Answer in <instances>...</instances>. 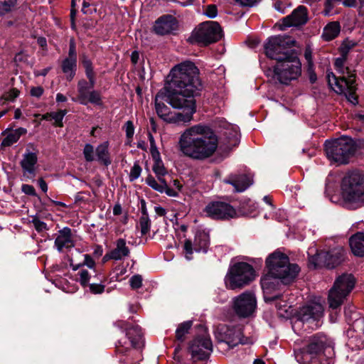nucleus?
Returning a JSON list of instances; mask_svg holds the SVG:
<instances>
[{"mask_svg": "<svg viewBox=\"0 0 364 364\" xmlns=\"http://www.w3.org/2000/svg\"><path fill=\"white\" fill-rule=\"evenodd\" d=\"M164 87L155 97L157 115L168 123H188L196 112L195 97L200 96L203 85L199 70L186 61L171 70Z\"/></svg>", "mask_w": 364, "mask_h": 364, "instance_id": "1", "label": "nucleus"}, {"mask_svg": "<svg viewBox=\"0 0 364 364\" xmlns=\"http://www.w3.org/2000/svg\"><path fill=\"white\" fill-rule=\"evenodd\" d=\"M296 44V40L288 35L269 36L264 43L266 56L277 61L273 66V73L281 84L289 85L301 74L298 51L293 48Z\"/></svg>", "mask_w": 364, "mask_h": 364, "instance_id": "2", "label": "nucleus"}, {"mask_svg": "<svg viewBox=\"0 0 364 364\" xmlns=\"http://www.w3.org/2000/svg\"><path fill=\"white\" fill-rule=\"evenodd\" d=\"M218 144V139L213 129L201 123L187 129L179 139L182 153L197 160L211 156L216 151Z\"/></svg>", "mask_w": 364, "mask_h": 364, "instance_id": "3", "label": "nucleus"}, {"mask_svg": "<svg viewBox=\"0 0 364 364\" xmlns=\"http://www.w3.org/2000/svg\"><path fill=\"white\" fill-rule=\"evenodd\" d=\"M117 326L125 332V336L118 341L116 345V353L119 362L122 364H134L131 357L134 350H141L144 346V334L141 328L137 324L127 321H117Z\"/></svg>", "mask_w": 364, "mask_h": 364, "instance_id": "4", "label": "nucleus"}, {"mask_svg": "<svg viewBox=\"0 0 364 364\" xmlns=\"http://www.w3.org/2000/svg\"><path fill=\"white\" fill-rule=\"evenodd\" d=\"M343 206L355 210L364 205V174L353 170L346 173L341 181Z\"/></svg>", "mask_w": 364, "mask_h": 364, "instance_id": "5", "label": "nucleus"}, {"mask_svg": "<svg viewBox=\"0 0 364 364\" xmlns=\"http://www.w3.org/2000/svg\"><path fill=\"white\" fill-rule=\"evenodd\" d=\"M267 273L282 276L284 284H290L296 279L301 269L296 263H290L289 257L277 249L270 253L265 260Z\"/></svg>", "mask_w": 364, "mask_h": 364, "instance_id": "6", "label": "nucleus"}, {"mask_svg": "<svg viewBox=\"0 0 364 364\" xmlns=\"http://www.w3.org/2000/svg\"><path fill=\"white\" fill-rule=\"evenodd\" d=\"M331 347V342L323 333L310 336L308 344L295 351V358L301 364H321L325 350Z\"/></svg>", "mask_w": 364, "mask_h": 364, "instance_id": "7", "label": "nucleus"}, {"mask_svg": "<svg viewBox=\"0 0 364 364\" xmlns=\"http://www.w3.org/2000/svg\"><path fill=\"white\" fill-rule=\"evenodd\" d=\"M323 149L327 159L338 164H347L357 151V144L350 137L343 136L326 140Z\"/></svg>", "mask_w": 364, "mask_h": 364, "instance_id": "8", "label": "nucleus"}, {"mask_svg": "<svg viewBox=\"0 0 364 364\" xmlns=\"http://www.w3.org/2000/svg\"><path fill=\"white\" fill-rule=\"evenodd\" d=\"M356 279L352 274L343 273L336 277L328 291V303L329 309L337 313L347 296L355 287Z\"/></svg>", "mask_w": 364, "mask_h": 364, "instance_id": "9", "label": "nucleus"}, {"mask_svg": "<svg viewBox=\"0 0 364 364\" xmlns=\"http://www.w3.org/2000/svg\"><path fill=\"white\" fill-rule=\"evenodd\" d=\"M256 277L253 267L245 262H237L230 266L225 282L229 289H241L250 284Z\"/></svg>", "mask_w": 364, "mask_h": 364, "instance_id": "10", "label": "nucleus"}, {"mask_svg": "<svg viewBox=\"0 0 364 364\" xmlns=\"http://www.w3.org/2000/svg\"><path fill=\"white\" fill-rule=\"evenodd\" d=\"M223 31L216 21H205L200 23L191 33L188 41L191 44L208 46L221 39Z\"/></svg>", "mask_w": 364, "mask_h": 364, "instance_id": "11", "label": "nucleus"}, {"mask_svg": "<svg viewBox=\"0 0 364 364\" xmlns=\"http://www.w3.org/2000/svg\"><path fill=\"white\" fill-rule=\"evenodd\" d=\"M346 250L340 245L329 249L328 250H320L311 256L309 262L315 268L325 267L333 269L340 266L346 260Z\"/></svg>", "mask_w": 364, "mask_h": 364, "instance_id": "12", "label": "nucleus"}, {"mask_svg": "<svg viewBox=\"0 0 364 364\" xmlns=\"http://www.w3.org/2000/svg\"><path fill=\"white\" fill-rule=\"evenodd\" d=\"M85 79H80L77 84V95L76 98L72 100L78 102L80 105H87L91 103L94 105L101 106L103 105L101 92L94 90L96 84V78L86 77Z\"/></svg>", "mask_w": 364, "mask_h": 364, "instance_id": "13", "label": "nucleus"}, {"mask_svg": "<svg viewBox=\"0 0 364 364\" xmlns=\"http://www.w3.org/2000/svg\"><path fill=\"white\" fill-rule=\"evenodd\" d=\"M215 338L219 343H225L230 348H233L238 344H248L249 338L242 334L240 326L219 324L215 331Z\"/></svg>", "mask_w": 364, "mask_h": 364, "instance_id": "14", "label": "nucleus"}, {"mask_svg": "<svg viewBox=\"0 0 364 364\" xmlns=\"http://www.w3.org/2000/svg\"><path fill=\"white\" fill-rule=\"evenodd\" d=\"M187 350L193 363L206 361L213 351V343L210 336H196L189 341Z\"/></svg>", "mask_w": 364, "mask_h": 364, "instance_id": "15", "label": "nucleus"}, {"mask_svg": "<svg viewBox=\"0 0 364 364\" xmlns=\"http://www.w3.org/2000/svg\"><path fill=\"white\" fill-rule=\"evenodd\" d=\"M204 213L206 216L215 220H229L238 217L236 209L230 203L222 200L209 202Z\"/></svg>", "mask_w": 364, "mask_h": 364, "instance_id": "16", "label": "nucleus"}, {"mask_svg": "<svg viewBox=\"0 0 364 364\" xmlns=\"http://www.w3.org/2000/svg\"><path fill=\"white\" fill-rule=\"evenodd\" d=\"M257 307V299L251 291H245L234 299L232 309L240 318L251 316Z\"/></svg>", "mask_w": 364, "mask_h": 364, "instance_id": "17", "label": "nucleus"}, {"mask_svg": "<svg viewBox=\"0 0 364 364\" xmlns=\"http://www.w3.org/2000/svg\"><path fill=\"white\" fill-rule=\"evenodd\" d=\"M109 145L108 141L100 144L95 149V159L94 155V146L90 144H86L82 152L85 160L87 162H92L96 160L100 164L107 167L112 164Z\"/></svg>", "mask_w": 364, "mask_h": 364, "instance_id": "18", "label": "nucleus"}, {"mask_svg": "<svg viewBox=\"0 0 364 364\" xmlns=\"http://www.w3.org/2000/svg\"><path fill=\"white\" fill-rule=\"evenodd\" d=\"M210 235L205 230H198L195 235L194 243L191 240L187 239L184 242L183 249L186 252V258L192 259L193 250L196 252L207 253L210 246Z\"/></svg>", "mask_w": 364, "mask_h": 364, "instance_id": "19", "label": "nucleus"}, {"mask_svg": "<svg viewBox=\"0 0 364 364\" xmlns=\"http://www.w3.org/2000/svg\"><path fill=\"white\" fill-rule=\"evenodd\" d=\"M282 276L274 275L269 273H266L262 276L260 279V284L264 291V300L266 303H272L280 299L282 297V294H278L272 296H266L267 294H270L272 291L280 289L282 285L284 284L280 279ZM287 284H285L286 286Z\"/></svg>", "mask_w": 364, "mask_h": 364, "instance_id": "20", "label": "nucleus"}, {"mask_svg": "<svg viewBox=\"0 0 364 364\" xmlns=\"http://www.w3.org/2000/svg\"><path fill=\"white\" fill-rule=\"evenodd\" d=\"M179 28L178 20L171 14H163L156 19L153 32L157 36H164L175 34Z\"/></svg>", "mask_w": 364, "mask_h": 364, "instance_id": "21", "label": "nucleus"}, {"mask_svg": "<svg viewBox=\"0 0 364 364\" xmlns=\"http://www.w3.org/2000/svg\"><path fill=\"white\" fill-rule=\"evenodd\" d=\"M280 29L284 31L288 27H300L305 25L309 21L308 9L303 5L299 6L292 12L284 17L282 20Z\"/></svg>", "mask_w": 364, "mask_h": 364, "instance_id": "22", "label": "nucleus"}, {"mask_svg": "<svg viewBox=\"0 0 364 364\" xmlns=\"http://www.w3.org/2000/svg\"><path fill=\"white\" fill-rule=\"evenodd\" d=\"M79 275V279H77V282L80 284V285L83 287V289L89 288V291L93 294H102L105 291V285L103 283L105 281V277L104 275L101 276V279H100V282H90L92 279V276L90 272L87 269H81L77 273Z\"/></svg>", "mask_w": 364, "mask_h": 364, "instance_id": "23", "label": "nucleus"}, {"mask_svg": "<svg viewBox=\"0 0 364 364\" xmlns=\"http://www.w3.org/2000/svg\"><path fill=\"white\" fill-rule=\"evenodd\" d=\"M38 163V155L36 152H31L26 149L23 154V159L20 161V166L23 171V176L26 178L33 180L36 175V166Z\"/></svg>", "mask_w": 364, "mask_h": 364, "instance_id": "24", "label": "nucleus"}, {"mask_svg": "<svg viewBox=\"0 0 364 364\" xmlns=\"http://www.w3.org/2000/svg\"><path fill=\"white\" fill-rule=\"evenodd\" d=\"M323 315V308L319 304L301 307L297 314V319L303 323L318 321Z\"/></svg>", "mask_w": 364, "mask_h": 364, "instance_id": "25", "label": "nucleus"}, {"mask_svg": "<svg viewBox=\"0 0 364 364\" xmlns=\"http://www.w3.org/2000/svg\"><path fill=\"white\" fill-rule=\"evenodd\" d=\"M223 183L232 185L236 192H243L252 184L253 180L250 174H230L223 179Z\"/></svg>", "mask_w": 364, "mask_h": 364, "instance_id": "26", "label": "nucleus"}, {"mask_svg": "<svg viewBox=\"0 0 364 364\" xmlns=\"http://www.w3.org/2000/svg\"><path fill=\"white\" fill-rule=\"evenodd\" d=\"M59 235L55 240V246L58 252H62L64 247L70 249L75 246L72 238V231L68 227H65L58 231Z\"/></svg>", "mask_w": 364, "mask_h": 364, "instance_id": "27", "label": "nucleus"}, {"mask_svg": "<svg viewBox=\"0 0 364 364\" xmlns=\"http://www.w3.org/2000/svg\"><path fill=\"white\" fill-rule=\"evenodd\" d=\"M347 70V73L348 74V77L343 76L340 78V82L343 84V91H339L340 93H345L348 95L350 97L355 100H358V97L356 95V86H355V75L350 73V69L347 67L346 68Z\"/></svg>", "mask_w": 364, "mask_h": 364, "instance_id": "28", "label": "nucleus"}, {"mask_svg": "<svg viewBox=\"0 0 364 364\" xmlns=\"http://www.w3.org/2000/svg\"><path fill=\"white\" fill-rule=\"evenodd\" d=\"M15 127V124H11L9 127H8L3 134L9 132L5 138L2 140L1 143V147H7L11 146L14 144L16 143L20 137L23 135H25L27 133V129L23 127H19L18 129H14L13 128Z\"/></svg>", "mask_w": 364, "mask_h": 364, "instance_id": "29", "label": "nucleus"}, {"mask_svg": "<svg viewBox=\"0 0 364 364\" xmlns=\"http://www.w3.org/2000/svg\"><path fill=\"white\" fill-rule=\"evenodd\" d=\"M352 253L358 257H364V232H357L349 238Z\"/></svg>", "mask_w": 364, "mask_h": 364, "instance_id": "30", "label": "nucleus"}, {"mask_svg": "<svg viewBox=\"0 0 364 364\" xmlns=\"http://www.w3.org/2000/svg\"><path fill=\"white\" fill-rule=\"evenodd\" d=\"M238 127L228 128L223 133L225 144L229 150L238 146L240 141V134Z\"/></svg>", "mask_w": 364, "mask_h": 364, "instance_id": "31", "label": "nucleus"}, {"mask_svg": "<svg viewBox=\"0 0 364 364\" xmlns=\"http://www.w3.org/2000/svg\"><path fill=\"white\" fill-rule=\"evenodd\" d=\"M77 62V60L65 58L61 62V70L68 82L72 81L76 75Z\"/></svg>", "mask_w": 364, "mask_h": 364, "instance_id": "32", "label": "nucleus"}, {"mask_svg": "<svg viewBox=\"0 0 364 364\" xmlns=\"http://www.w3.org/2000/svg\"><path fill=\"white\" fill-rule=\"evenodd\" d=\"M193 323V321L188 320L178 325L175 332V342L184 343L186 341L187 336L191 333Z\"/></svg>", "mask_w": 364, "mask_h": 364, "instance_id": "33", "label": "nucleus"}, {"mask_svg": "<svg viewBox=\"0 0 364 364\" xmlns=\"http://www.w3.org/2000/svg\"><path fill=\"white\" fill-rule=\"evenodd\" d=\"M341 32V25L338 21H332L323 28L321 35L325 41H331L336 38Z\"/></svg>", "mask_w": 364, "mask_h": 364, "instance_id": "34", "label": "nucleus"}, {"mask_svg": "<svg viewBox=\"0 0 364 364\" xmlns=\"http://www.w3.org/2000/svg\"><path fill=\"white\" fill-rule=\"evenodd\" d=\"M112 252L116 258V261L122 260L124 257H128L130 254V250L126 245V240L119 238L116 241L115 248L112 250Z\"/></svg>", "mask_w": 364, "mask_h": 364, "instance_id": "35", "label": "nucleus"}, {"mask_svg": "<svg viewBox=\"0 0 364 364\" xmlns=\"http://www.w3.org/2000/svg\"><path fill=\"white\" fill-rule=\"evenodd\" d=\"M164 176H156L160 184H159L151 174H149L145 179L146 183L150 186L152 189L162 193L166 188L168 187V183L166 179L163 177Z\"/></svg>", "mask_w": 364, "mask_h": 364, "instance_id": "36", "label": "nucleus"}, {"mask_svg": "<svg viewBox=\"0 0 364 364\" xmlns=\"http://www.w3.org/2000/svg\"><path fill=\"white\" fill-rule=\"evenodd\" d=\"M80 62L85 70V76L96 78L93 63L86 53H82L80 55Z\"/></svg>", "mask_w": 364, "mask_h": 364, "instance_id": "37", "label": "nucleus"}, {"mask_svg": "<svg viewBox=\"0 0 364 364\" xmlns=\"http://www.w3.org/2000/svg\"><path fill=\"white\" fill-rule=\"evenodd\" d=\"M17 4V0H0V17L10 14Z\"/></svg>", "mask_w": 364, "mask_h": 364, "instance_id": "38", "label": "nucleus"}, {"mask_svg": "<svg viewBox=\"0 0 364 364\" xmlns=\"http://www.w3.org/2000/svg\"><path fill=\"white\" fill-rule=\"evenodd\" d=\"M19 93L20 92L17 88H11L0 98V103L4 104L7 101L14 102L18 97Z\"/></svg>", "mask_w": 364, "mask_h": 364, "instance_id": "39", "label": "nucleus"}, {"mask_svg": "<svg viewBox=\"0 0 364 364\" xmlns=\"http://www.w3.org/2000/svg\"><path fill=\"white\" fill-rule=\"evenodd\" d=\"M139 225L141 228V235H146L150 231L151 220L149 216H141L139 218Z\"/></svg>", "mask_w": 364, "mask_h": 364, "instance_id": "40", "label": "nucleus"}, {"mask_svg": "<svg viewBox=\"0 0 364 364\" xmlns=\"http://www.w3.org/2000/svg\"><path fill=\"white\" fill-rule=\"evenodd\" d=\"M66 109H59L58 112H55L53 119H54V123L53 125L55 127H63V118L67 114Z\"/></svg>", "mask_w": 364, "mask_h": 364, "instance_id": "41", "label": "nucleus"}, {"mask_svg": "<svg viewBox=\"0 0 364 364\" xmlns=\"http://www.w3.org/2000/svg\"><path fill=\"white\" fill-rule=\"evenodd\" d=\"M331 77L333 79L334 85L336 87H337V88L338 89V91H343V84H341L340 82L341 77H336V75L332 71L327 70L326 79L328 81V86L330 87H332V86H333V83L331 82Z\"/></svg>", "mask_w": 364, "mask_h": 364, "instance_id": "42", "label": "nucleus"}, {"mask_svg": "<svg viewBox=\"0 0 364 364\" xmlns=\"http://www.w3.org/2000/svg\"><path fill=\"white\" fill-rule=\"evenodd\" d=\"M154 162L152 170L156 176H165L167 173V170L164 165L162 159H160L159 162L157 160H154Z\"/></svg>", "mask_w": 364, "mask_h": 364, "instance_id": "43", "label": "nucleus"}, {"mask_svg": "<svg viewBox=\"0 0 364 364\" xmlns=\"http://www.w3.org/2000/svg\"><path fill=\"white\" fill-rule=\"evenodd\" d=\"M355 43L352 41L346 39L343 41L341 47L339 48V52L342 56H347L350 50L355 46Z\"/></svg>", "mask_w": 364, "mask_h": 364, "instance_id": "44", "label": "nucleus"}, {"mask_svg": "<svg viewBox=\"0 0 364 364\" xmlns=\"http://www.w3.org/2000/svg\"><path fill=\"white\" fill-rule=\"evenodd\" d=\"M141 171L142 168L140 166L139 161H135L130 171L129 176V181L133 182L136 180L140 176Z\"/></svg>", "mask_w": 364, "mask_h": 364, "instance_id": "45", "label": "nucleus"}, {"mask_svg": "<svg viewBox=\"0 0 364 364\" xmlns=\"http://www.w3.org/2000/svg\"><path fill=\"white\" fill-rule=\"evenodd\" d=\"M21 189L24 194L29 196L36 197L39 201H41V198L36 193L35 188L32 185L22 184Z\"/></svg>", "mask_w": 364, "mask_h": 364, "instance_id": "46", "label": "nucleus"}, {"mask_svg": "<svg viewBox=\"0 0 364 364\" xmlns=\"http://www.w3.org/2000/svg\"><path fill=\"white\" fill-rule=\"evenodd\" d=\"M31 223L38 233L48 229L47 224L45 222L41 221L36 215L33 217Z\"/></svg>", "mask_w": 364, "mask_h": 364, "instance_id": "47", "label": "nucleus"}, {"mask_svg": "<svg viewBox=\"0 0 364 364\" xmlns=\"http://www.w3.org/2000/svg\"><path fill=\"white\" fill-rule=\"evenodd\" d=\"M65 58H70L77 61L76 43L74 38H71L69 41L68 55Z\"/></svg>", "mask_w": 364, "mask_h": 364, "instance_id": "48", "label": "nucleus"}, {"mask_svg": "<svg viewBox=\"0 0 364 364\" xmlns=\"http://www.w3.org/2000/svg\"><path fill=\"white\" fill-rule=\"evenodd\" d=\"M142 277L140 274H135L129 280L130 286L133 289H139L142 286Z\"/></svg>", "mask_w": 364, "mask_h": 364, "instance_id": "49", "label": "nucleus"}, {"mask_svg": "<svg viewBox=\"0 0 364 364\" xmlns=\"http://www.w3.org/2000/svg\"><path fill=\"white\" fill-rule=\"evenodd\" d=\"M205 15L210 18H214L218 15V8L215 4H209L206 6Z\"/></svg>", "mask_w": 364, "mask_h": 364, "instance_id": "50", "label": "nucleus"}, {"mask_svg": "<svg viewBox=\"0 0 364 364\" xmlns=\"http://www.w3.org/2000/svg\"><path fill=\"white\" fill-rule=\"evenodd\" d=\"M125 132L127 138L132 139L134 134V126L132 121L129 120L125 123Z\"/></svg>", "mask_w": 364, "mask_h": 364, "instance_id": "51", "label": "nucleus"}, {"mask_svg": "<svg viewBox=\"0 0 364 364\" xmlns=\"http://www.w3.org/2000/svg\"><path fill=\"white\" fill-rule=\"evenodd\" d=\"M313 67V63H309V65H308L307 68V72L309 73V79L311 84H314L317 80V75L315 71L314 70Z\"/></svg>", "mask_w": 364, "mask_h": 364, "instance_id": "52", "label": "nucleus"}, {"mask_svg": "<svg viewBox=\"0 0 364 364\" xmlns=\"http://www.w3.org/2000/svg\"><path fill=\"white\" fill-rule=\"evenodd\" d=\"M84 262L82 263V267L85 265L90 269H92L95 267V262L90 255L85 254L84 255Z\"/></svg>", "mask_w": 364, "mask_h": 364, "instance_id": "53", "label": "nucleus"}, {"mask_svg": "<svg viewBox=\"0 0 364 364\" xmlns=\"http://www.w3.org/2000/svg\"><path fill=\"white\" fill-rule=\"evenodd\" d=\"M44 92V89L41 86L32 87L30 90V94L33 97H36L37 98L41 97Z\"/></svg>", "mask_w": 364, "mask_h": 364, "instance_id": "54", "label": "nucleus"}, {"mask_svg": "<svg viewBox=\"0 0 364 364\" xmlns=\"http://www.w3.org/2000/svg\"><path fill=\"white\" fill-rule=\"evenodd\" d=\"M347 58V56L341 55V57L336 58L334 61V66L336 69H337L338 70H341L342 69H343L344 63L346 61Z\"/></svg>", "mask_w": 364, "mask_h": 364, "instance_id": "55", "label": "nucleus"}, {"mask_svg": "<svg viewBox=\"0 0 364 364\" xmlns=\"http://www.w3.org/2000/svg\"><path fill=\"white\" fill-rule=\"evenodd\" d=\"M242 6L252 7L255 6L259 0H235Z\"/></svg>", "mask_w": 364, "mask_h": 364, "instance_id": "56", "label": "nucleus"}, {"mask_svg": "<svg viewBox=\"0 0 364 364\" xmlns=\"http://www.w3.org/2000/svg\"><path fill=\"white\" fill-rule=\"evenodd\" d=\"M150 152H151V157L154 161L157 160L159 161V159H161L160 153H159L156 146L150 147Z\"/></svg>", "mask_w": 364, "mask_h": 364, "instance_id": "57", "label": "nucleus"}, {"mask_svg": "<svg viewBox=\"0 0 364 364\" xmlns=\"http://www.w3.org/2000/svg\"><path fill=\"white\" fill-rule=\"evenodd\" d=\"M287 306V304L286 303L284 304H282L281 303H277L276 304L277 309L279 311H283L284 310V313L286 314V315H285V314H284L280 312L279 313L280 316L285 317V316H289L288 310L286 309Z\"/></svg>", "mask_w": 364, "mask_h": 364, "instance_id": "58", "label": "nucleus"}, {"mask_svg": "<svg viewBox=\"0 0 364 364\" xmlns=\"http://www.w3.org/2000/svg\"><path fill=\"white\" fill-rule=\"evenodd\" d=\"M274 7L277 11H279L280 13H282V14L285 13L286 8L284 6V4L282 1H277L274 4Z\"/></svg>", "mask_w": 364, "mask_h": 364, "instance_id": "59", "label": "nucleus"}, {"mask_svg": "<svg viewBox=\"0 0 364 364\" xmlns=\"http://www.w3.org/2000/svg\"><path fill=\"white\" fill-rule=\"evenodd\" d=\"M38 185L43 193H46L48 191V184L43 178L38 179Z\"/></svg>", "mask_w": 364, "mask_h": 364, "instance_id": "60", "label": "nucleus"}, {"mask_svg": "<svg viewBox=\"0 0 364 364\" xmlns=\"http://www.w3.org/2000/svg\"><path fill=\"white\" fill-rule=\"evenodd\" d=\"M37 43L43 50H47V41L45 37H38L37 38Z\"/></svg>", "mask_w": 364, "mask_h": 364, "instance_id": "61", "label": "nucleus"}, {"mask_svg": "<svg viewBox=\"0 0 364 364\" xmlns=\"http://www.w3.org/2000/svg\"><path fill=\"white\" fill-rule=\"evenodd\" d=\"M103 254V248L101 245H96L94 252H93V256L98 258L101 257Z\"/></svg>", "mask_w": 364, "mask_h": 364, "instance_id": "62", "label": "nucleus"}, {"mask_svg": "<svg viewBox=\"0 0 364 364\" xmlns=\"http://www.w3.org/2000/svg\"><path fill=\"white\" fill-rule=\"evenodd\" d=\"M139 60V53L137 50H134L131 55V62L134 65H136Z\"/></svg>", "mask_w": 364, "mask_h": 364, "instance_id": "63", "label": "nucleus"}, {"mask_svg": "<svg viewBox=\"0 0 364 364\" xmlns=\"http://www.w3.org/2000/svg\"><path fill=\"white\" fill-rule=\"evenodd\" d=\"M355 307L352 305H348L344 307V314L346 318L350 317Z\"/></svg>", "mask_w": 364, "mask_h": 364, "instance_id": "64", "label": "nucleus"}]
</instances>
